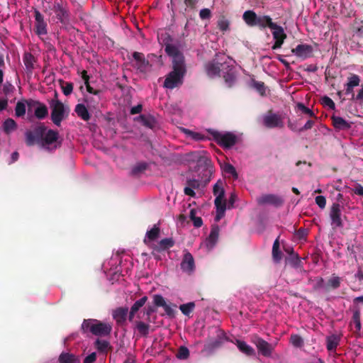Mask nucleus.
Masks as SVG:
<instances>
[{
  "instance_id": "obj_36",
  "label": "nucleus",
  "mask_w": 363,
  "mask_h": 363,
  "mask_svg": "<svg viewBox=\"0 0 363 363\" xmlns=\"http://www.w3.org/2000/svg\"><path fill=\"white\" fill-rule=\"evenodd\" d=\"M221 169L225 174H228V176H231L234 179H237L238 178L237 171L234 166L231 164L223 163L221 165Z\"/></svg>"
},
{
  "instance_id": "obj_46",
  "label": "nucleus",
  "mask_w": 363,
  "mask_h": 363,
  "mask_svg": "<svg viewBox=\"0 0 363 363\" xmlns=\"http://www.w3.org/2000/svg\"><path fill=\"white\" fill-rule=\"evenodd\" d=\"M213 332L216 333L217 337L216 338H212L210 340H229L228 337L226 336L223 330L218 329L217 328H212Z\"/></svg>"
},
{
  "instance_id": "obj_35",
  "label": "nucleus",
  "mask_w": 363,
  "mask_h": 363,
  "mask_svg": "<svg viewBox=\"0 0 363 363\" xmlns=\"http://www.w3.org/2000/svg\"><path fill=\"white\" fill-rule=\"evenodd\" d=\"M257 15L252 11H246L243 13V19L250 26H255Z\"/></svg>"
},
{
  "instance_id": "obj_26",
  "label": "nucleus",
  "mask_w": 363,
  "mask_h": 363,
  "mask_svg": "<svg viewBox=\"0 0 363 363\" xmlns=\"http://www.w3.org/2000/svg\"><path fill=\"white\" fill-rule=\"evenodd\" d=\"M59 363H80V359L72 353L63 352L58 359Z\"/></svg>"
},
{
  "instance_id": "obj_59",
  "label": "nucleus",
  "mask_w": 363,
  "mask_h": 363,
  "mask_svg": "<svg viewBox=\"0 0 363 363\" xmlns=\"http://www.w3.org/2000/svg\"><path fill=\"white\" fill-rule=\"evenodd\" d=\"M315 122L313 120H308L303 127L298 128V133H301L304 130H307L312 128Z\"/></svg>"
},
{
  "instance_id": "obj_37",
  "label": "nucleus",
  "mask_w": 363,
  "mask_h": 363,
  "mask_svg": "<svg viewBox=\"0 0 363 363\" xmlns=\"http://www.w3.org/2000/svg\"><path fill=\"white\" fill-rule=\"evenodd\" d=\"M273 22L272 21V18L268 16H257V18L256 21V25L255 26H259L260 28H266V27H271V24H272Z\"/></svg>"
},
{
  "instance_id": "obj_32",
  "label": "nucleus",
  "mask_w": 363,
  "mask_h": 363,
  "mask_svg": "<svg viewBox=\"0 0 363 363\" xmlns=\"http://www.w3.org/2000/svg\"><path fill=\"white\" fill-rule=\"evenodd\" d=\"M135 119L140 121V122L145 127L149 128H153L155 125V119L153 116L148 115H140Z\"/></svg>"
},
{
  "instance_id": "obj_17",
  "label": "nucleus",
  "mask_w": 363,
  "mask_h": 363,
  "mask_svg": "<svg viewBox=\"0 0 363 363\" xmlns=\"http://www.w3.org/2000/svg\"><path fill=\"white\" fill-rule=\"evenodd\" d=\"M45 130L44 125H40L36 128L34 132L27 131L26 133V143L28 145H31L34 143L35 140H40V138L43 136V133Z\"/></svg>"
},
{
  "instance_id": "obj_34",
  "label": "nucleus",
  "mask_w": 363,
  "mask_h": 363,
  "mask_svg": "<svg viewBox=\"0 0 363 363\" xmlns=\"http://www.w3.org/2000/svg\"><path fill=\"white\" fill-rule=\"evenodd\" d=\"M333 123L334 126L337 129H349L351 127L348 121L340 116H333Z\"/></svg>"
},
{
  "instance_id": "obj_16",
  "label": "nucleus",
  "mask_w": 363,
  "mask_h": 363,
  "mask_svg": "<svg viewBox=\"0 0 363 363\" xmlns=\"http://www.w3.org/2000/svg\"><path fill=\"white\" fill-rule=\"evenodd\" d=\"M180 266L184 272L191 274L194 272L195 268L194 259L190 252H186L184 255Z\"/></svg>"
},
{
  "instance_id": "obj_11",
  "label": "nucleus",
  "mask_w": 363,
  "mask_h": 363,
  "mask_svg": "<svg viewBox=\"0 0 363 363\" xmlns=\"http://www.w3.org/2000/svg\"><path fill=\"white\" fill-rule=\"evenodd\" d=\"M342 206L338 203H334L330 207V218L331 220V225L333 228L342 227V221L341 219Z\"/></svg>"
},
{
  "instance_id": "obj_51",
  "label": "nucleus",
  "mask_w": 363,
  "mask_h": 363,
  "mask_svg": "<svg viewBox=\"0 0 363 363\" xmlns=\"http://www.w3.org/2000/svg\"><path fill=\"white\" fill-rule=\"evenodd\" d=\"M297 108L299 111H301L302 113L308 115L309 116L312 117L314 116L313 111L310 109L309 108L306 107L303 104L298 103L297 104Z\"/></svg>"
},
{
  "instance_id": "obj_2",
  "label": "nucleus",
  "mask_w": 363,
  "mask_h": 363,
  "mask_svg": "<svg viewBox=\"0 0 363 363\" xmlns=\"http://www.w3.org/2000/svg\"><path fill=\"white\" fill-rule=\"evenodd\" d=\"M235 64V61L233 59L220 53L206 64L205 69L207 75L211 78L218 77L222 73L226 84L230 86L236 79Z\"/></svg>"
},
{
  "instance_id": "obj_25",
  "label": "nucleus",
  "mask_w": 363,
  "mask_h": 363,
  "mask_svg": "<svg viewBox=\"0 0 363 363\" xmlns=\"http://www.w3.org/2000/svg\"><path fill=\"white\" fill-rule=\"evenodd\" d=\"M23 61L27 72L32 73L36 62L35 57L30 52H26L23 57Z\"/></svg>"
},
{
  "instance_id": "obj_19",
  "label": "nucleus",
  "mask_w": 363,
  "mask_h": 363,
  "mask_svg": "<svg viewBox=\"0 0 363 363\" xmlns=\"http://www.w3.org/2000/svg\"><path fill=\"white\" fill-rule=\"evenodd\" d=\"M174 245V241L172 238H164L152 246V247L151 248L152 250V254L155 255V252H160L167 250L168 249L173 247Z\"/></svg>"
},
{
  "instance_id": "obj_47",
  "label": "nucleus",
  "mask_w": 363,
  "mask_h": 363,
  "mask_svg": "<svg viewBox=\"0 0 363 363\" xmlns=\"http://www.w3.org/2000/svg\"><path fill=\"white\" fill-rule=\"evenodd\" d=\"M136 328L142 335H145L149 332V325L143 322H138L136 325Z\"/></svg>"
},
{
  "instance_id": "obj_5",
  "label": "nucleus",
  "mask_w": 363,
  "mask_h": 363,
  "mask_svg": "<svg viewBox=\"0 0 363 363\" xmlns=\"http://www.w3.org/2000/svg\"><path fill=\"white\" fill-rule=\"evenodd\" d=\"M213 136L215 141L224 148L229 149L238 142V137L235 134L230 132H218L216 131Z\"/></svg>"
},
{
  "instance_id": "obj_63",
  "label": "nucleus",
  "mask_w": 363,
  "mask_h": 363,
  "mask_svg": "<svg viewBox=\"0 0 363 363\" xmlns=\"http://www.w3.org/2000/svg\"><path fill=\"white\" fill-rule=\"evenodd\" d=\"M353 191L355 194L363 196V186L361 184H357L354 188Z\"/></svg>"
},
{
  "instance_id": "obj_3",
  "label": "nucleus",
  "mask_w": 363,
  "mask_h": 363,
  "mask_svg": "<svg viewBox=\"0 0 363 363\" xmlns=\"http://www.w3.org/2000/svg\"><path fill=\"white\" fill-rule=\"evenodd\" d=\"M84 333H91L94 336L103 337L108 335L112 330V325L106 322H101L96 319H84L81 325Z\"/></svg>"
},
{
  "instance_id": "obj_10",
  "label": "nucleus",
  "mask_w": 363,
  "mask_h": 363,
  "mask_svg": "<svg viewBox=\"0 0 363 363\" xmlns=\"http://www.w3.org/2000/svg\"><path fill=\"white\" fill-rule=\"evenodd\" d=\"M264 125L269 128H282L284 122L282 118L276 113L269 112L262 116Z\"/></svg>"
},
{
  "instance_id": "obj_4",
  "label": "nucleus",
  "mask_w": 363,
  "mask_h": 363,
  "mask_svg": "<svg viewBox=\"0 0 363 363\" xmlns=\"http://www.w3.org/2000/svg\"><path fill=\"white\" fill-rule=\"evenodd\" d=\"M50 107L51 108V120L52 123L57 126H60L62 121L69 114V108L57 99V93H55V98L50 100Z\"/></svg>"
},
{
  "instance_id": "obj_45",
  "label": "nucleus",
  "mask_w": 363,
  "mask_h": 363,
  "mask_svg": "<svg viewBox=\"0 0 363 363\" xmlns=\"http://www.w3.org/2000/svg\"><path fill=\"white\" fill-rule=\"evenodd\" d=\"M189 355V349L185 346H181L177 353V357L179 359H186Z\"/></svg>"
},
{
  "instance_id": "obj_7",
  "label": "nucleus",
  "mask_w": 363,
  "mask_h": 363,
  "mask_svg": "<svg viewBox=\"0 0 363 363\" xmlns=\"http://www.w3.org/2000/svg\"><path fill=\"white\" fill-rule=\"evenodd\" d=\"M219 232L220 228L218 225H212L209 235L201 244V247L206 252L211 251L217 244Z\"/></svg>"
},
{
  "instance_id": "obj_41",
  "label": "nucleus",
  "mask_w": 363,
  "mask_h": 363,
  "mask_svg": "<svg viewBox=\"0 0 363 363\" xmlns=\"http://www.w3.org/2000/svg\"><path fill=\"white\" fill-rule=\"evenodd\" d=\"M272 255L274 260L276 262H279L281 259V252L279 250V243L277 239L274 242L273 244Z\"/></svg>"
},
{
  "instance_id": "obj_24",
  "label": "nucleus",
  "mask_w": 363,
  "mask_h": 363,
  "mask_svg": "<svg viewBox=\"0 0 363 363\" xmlns=\"http://www.w3.org/2000/svg\"><path fill=\"white\" fill-rule=\"evenodd\" d=\"M128 315V308L120 307L113 311V319L118 324H122L126 320Z\"/></svg>"
},
{
  "instance_id": "obj_52",
  "label": "nucleus",
  "mask_w": 363,
  "mask_h": 363,
  "mask_svg": "<svg viewBox=\"0 0 363 363\" xmlns=\"http://www.w3.org/2000/svg\"><path fill=\"white\" fill-rule=\"evenodd\" d=\"M190 218L191 220L193 221V224L196 228H199L203 224V220L201 218L195 216L194 213V211L191 210L190 213Z\"/></svg>"
},
{
  "instance_id": "obj_27",
  "label": "nucleus",
  "mask_w": 363,
  "mask_h": 363,
  "mask_svg": "<svg viewBox=\"0 0 363 363\" xmlns=\"http://www.w3.org/2000/svg\"><path fill=\"white\" fill-rule=\"evenodd\" d=\"M269 28L272 30V35L275 40H279L280 39L284 40L286 38L284 28L281 26L273 23Z\"/></svg>"
},
{
  "instance_id": "obj_14",
  "label": "nucleus",
  "mask_w": 363,
  "mask_h": 363,
  "mask_svg": "<svg viewBox=\"0 0 363 363\" xmlns=\"http://www.w3.org/2000/svg\"><path fill=\"white\" fill-rule=\"evenodd\" d=\"M291 52L297 57L305 60L312 56L313 48L308 44H299Z\"/></svg>"
},
{
  "instance_id": "obj_57",
  "label": "nucleus",
  "mask_w": 363,
  "mask_h": 363,
  "mask_svg": "<svg viewBox=\"0 0 363 363\" xmlns=\"http://www.w3.org/2000/svg\"><path fill=\"white\" fill-rule=\"evenodd\" d=\"M253 86L262 95L264 94L265 89H264V84L263 82H254Z\"/></svg>"
},
{
  "instance_id": "obj_39",
  "label": "nucleus",
  "mask_w": 363,
  "mask_h": 363,
  "mask_svg": "<svg viewBox=\"0 0 363 363\" xmlns=\"http://www.w3.org/2000/svg\"><path fill=\"white\" fill-rule=\"evenodd\" d=\"M182 130L187 137L193 139L194 140L201 141L206 139V136L200 133L194 132L184 128L182 129Z\"/></svg>"
},
{
  "instance_id": "obj_38",
  "label": "nucleus",
  "mask_w": 363,
  "mask_h": 363,
  "mask_svg": "<svg viewBox=\"0 0 363 363\" xmlns=\"http://www.w3.org/2000/svg\"><path fill=\"white\" fill-rule=\"evenodd\" d=\"M2 128L6 134H9L16 129L17 124L13 119L7 118L3 123Z\"/></svg>"
},
{
  "instance_id": "obj_30",
  "label": "nucleus",
  "mask_w": 363,
  "mask_h": 363,
  "mask_svg": "<svg viewBox=\"0 0 363 363\" xmlns=\"http://www.w3.org/2000/svg\"><path fill=\"white\" fill-rule=\"evenodd\" d=\"M257 347L260 354L264 356H269L273 350L272 345L269 344V342H257Z\"/></svg>"
},
{
  "instance_id": "obj_28",
  "label": "nucleus",
  "mask_w": 363,
  "mask_h": 363,
  "mask_svg": "<svg viewBox=\"0 0 363 363\" xmlns=\"http://www.w3.org/2000/svg\"><path fill=\"white\" fill-rule=\"evenodd\" d=\"M147 300V296H143L139 300L136 301L130 308L129 313V320H132L134 318L135 314L146 303Z\"/></svg>"
},
{
  "instance_id": "obj_8",
  "label": "nucleus",
  "mask_w": 363,
  "mask_h": 363,
  "mask_svg": "<svg viewBox=\"0 0 363 363\" xmlns=\"http://www.w3.org/2000/svg\"><path fill=\"white\" fill-rule=\"evenodd\" d=\"M52 10L57 20L62 24H66L69 21V13L66 3L62 1H55L53 4Z\"/></svg>"
},
{
  "instance_id": "obj_55",
  "label": "nucleus",
  "mask_w": 363,
  "mask_h": 363,
  "mask_svg": "<svg viewBox=\"0 0 363 363\" xmlns=\"http://www.w3.org/2000/svg\"><path fill=\"white\" fill-rule=\"evenodd\" d=\"M315 203L318 206L319 208L323 209L326 205V199L323 196H317L315 199Z\"/></svg>"
},
{
  "instance_id": "obj_21",
  "label": "nucleus",
  "mask_w": 363,
  "mask_h": 363,
  "mask_svg": "<svg viewBox=\"0 0 363 363\" xmlns=\"http://www.w3.org/2000/svg\"><path fill=\"white\" fill-rule=\"evenodd\" d=\"M360 79L359 77L357 74H352L350 77H348L347 82L345 84V94L346 95H352V99L354 98V95L353 94V89L355 86H357L359 84Z\"/></svg>"
},
{
  "instance_id": "obj_31",
  "label": "nucleus",
  "mask_w": 363,
  "mask_h": 363,
  "mask_svg": "<svg viewBox=\"0 0 363 363\" xmlns=\"http://www.w3.org/2000/svg\"><path fill=\"white\" fill-rule=\"evenodd\" d=\"M222 342H207L203 345L202 353L204 355H209L214 352L217 349L221 346Z\"/></svg>"
},
{
  "instance_id": "obj_15",
  "label": "nucleus",
  "mask_w": 363,
  "mask_h": 363,
  "mask_svg": "<svg viewBox=\"0 0 363 363\" xmlns=\"http://www.w3.org/2000/svg\"><path fill=\"white\" fill-rule=\"evenodd\" d=\"M257 203L261 205L271 204L275 206H279L283 203V199L274 194H264L257 199Z\"/></svg>"
},
{
  "instance_id": "obj_12",
  "label": "nucleus",
  "mask_w": 363,
  "mask_h": 363,
  "mask_svg": "<svg viewBox=\"0 0 363 363\" xmlns=\"http://www.w3.org/2000/svg\"><path fill=\"white\" fill-rule=\"evenodd\" d=\"M35 17V32L38 36L45 35L48 33L47 23L44 20L43 16L38 10L34 11Z\"/></svg>"
},
{
  "instance_id": "obj_54",
  "label": "nucleus",
  "mask_w": 363,
  "mask_h": 363,
  "mask_svg": "<svg viewBox=\"0 0 363 363\" xmlns=\"http://www.w3.org/2000/svg\"><path fill=\"white\" fill-rule=\"evenodd\" d=\"M211 16V12L209 9H202L199 11V17L202 20L209 19Z\"/></svg>"
},
{
  "instance_id": "obj_56",
  "label": "nucleus",
  "mask_w": 363,
  "mask_h": 363,
  "mask_svg": "<svg viewBox=\"0 0 363 363\" xmlns=\"http://www.w3.org/2000/svg\"><path fill=\"white\" fill-rule=\"evenodd\" d=\"M328 284L333 289H337L340 286V279L338 277H333L329 279Z\"/></svg>"
},
{
  "instance_id": "obj_62",
  "label": "nucleus",
  "mask_w": 363,
  "mask_h": 363,
  "mask_svg": "<svg viewBox=\"0 0 363 363\" xmlns=\"http://www.w3.org/2000/svg\"><path fill=\"white\" fill-rule=\"evenodd\" d=\"M156 306L155 305H148L147 307L145 308V313L150 316L151 314L155 313L156 311Z\"/></svg>"
},
{
  "instance_id": "obj_58",
  "label": "nucleus",
  "mask_w": 363,
  "mask_h": 363,
  "mask_svg": "<svg viewBox=\"0 0 363 363\" xmlns=\"http://www.w3.org/2000/svg\"><path fill=\"white\" fill-rule=\"evenodd\" d=\"M162 308H164L167 315L169 317L174 316L175 311L170 305L166 303Z\"/></svg>"
},
{
  "instance_id": "obj_23",
  "label": "nucleus",
  "mask_w": 363,
  "mask_h": 363,
  "mask_svg": "<svg viewBox=\"0 0 363 363\" xmlns=\"http://www.w3.org/2000/svg\"><path fill=\"white\" fill-rule=\"evenodd\" d=\"M206 176L201 179H191L187 180V185L194 188L199 189L201 185L205 184L209 181L210 170L208 169H205Z\"/></svg>"
},
{
  "instance_id": "obj_20",
  "label": "nucleus",
  "mask_w": 363,
  "mask_h": 363,
  "mask_svg": "<svg viewBox=\"0 0 363 363\" xmlns=\"http://www.w3.org/2000/svg\"><path fill=\"white\" fill-rule=\"evenodd\" d=\"M213 195L216 196L214 203L217 205V203H225L224 199L225 196V190L223 186V183L221 181H218L213 186Z\"/></svg>"
},
{
  "instance_id": "obj_33",
  "label": "nucleus",
  "mask_w": 363,
  "mask_h": 363,
  "mask_svg": "<svg viewBox=\"0 0 363 363\" xmlns=\"http://www.w3.org/2000/svg\"><path fill=\"white\" fill-rule=\"evenodd\" d=\"M236 345L239 350L247 356L255 355V350L247 344V342H236Z\"/></svg>"
},
{
  "instance_id": "obj_53",
  "label": "nucleus",
  "mask_w": 363,
  "mask_h": 363,
  "mask_svg": "<svg viewBox=\"0 0 363 363\" xmlns=\"http://www.w3.org/2000/svg\"><path fill=\"white\" fill-rule=\"evenodd\" d=\"M95 347L101 352H106L109 347L110 342H94Z\"/></svg>"
},
{
  "instance_id": "obj_29",
  "label": "nucleus",
  "mask_w": 363,
  "mask_h": 363,
  "mask_svg": "<svg viewBox=\"0 0 363 363\" xmlns=\"http://www.w3.org/2000/svg\"><path fill=\"white\" fill-rule=\"evenodd\" d=\"M74 111L77 115L82 118V120L87 121L90 119V113L88 111V109L83 104H78L74 108Z\"/></svg>"
},
{
  "instance_id": "obj_1",
  "label": "nucleus",
  "mask_w": 363,
  "mask_h": 363,
  "mask_svg": "<svg viewBox=\"0 0 363 363\" xmlns=\"http://www.w3.org/2000/svg\"><path fill=\"white\" fill-rule=\"evenodd\" d=\"M164 50L167 55L172 57L173 69L167 75L164 86L172 89L183 83V79L186 71L184 57L177 45L167 43Z\"/></svg>"
},
{
  "instance_id": "obj_61",
  "label": "nucleus",
  "mask_w": 363,
  "mask_h": 363,
  "mask_svg": "<svg viewBox=\"0 0 363 363\" xmlns=\"http://www.w3.org/2000/svg\"><path fill=\"white\" fill-rule=\"evenodd\" d=\"M96 358V352H92L85 357V359H84V363H93L95 362Z\"/></svg>"
},
{
  "instance_id": "obj_49",
  "label": "nucleus",
  "mask_w": 363,
  "mask_h": 363,
  "mask_svg": "<svg viewBox=\"0 0 363 363\" xmlns=\"http://www.w3.org/2000/svg\"><path fill=\"white\" fill-rule=\"evenodd\" d=\"M218 27L220 30L225 31L229 28V21L224 17H222L218 21Z\"/></svg>"
},
{
  "instance_id": "obj_64",
  "label": "nucleus",
  "mask_w": 363,
  "mask_h": 363,
  "mask_svg": "<svg viewBox=\"0 0 363 363\" xmlns=\"http://www.w3.org/2000/svg\"><path fill=\"white\" fill-rule=\"evenodd\" d=\"M354 99L360 103L363 102V86L359 89L358 94Z\"/></svg>"
},
{
  "instance_id": "obj_44",
  "label": "nucleus",
  "mask_w": 363,
  "mask_h": 363,
  "mask_svg": "<svg viewBox=\"0 0 363 363\" xmlns=\"http://www.w3.org/2000/svg\"><path fill=\"white\" fill-rule=\"evenodd\" d=\"M352 323L357 330L361 329L360 311L359 310H356L353 312Z\"/></svg>"
},
{
  "instance_id": "obj_50",
  "label": "nucleus",
  "mask_w": 363,
  "mask_h": 363,
  "mask_svg": "<svg viewBox=\"0 0 363 363\" xmlns=\"http://www.w3.org/2000/svg\"><path fill=\"white\" fill-rule=\"evenodd\" d=\"M62 92L65 96H69L73 91V84L71 82H65L61 86Z\"/></svg>"
},
{
  "instance_id": "obj_48",
  "label": "nucleus",
  "mask_w": 363,
  "mask_h": 363,
  "mask_svg": "<svg viewBox=\"0 0 363 363\" xmlns=\"http://www.w3.org/2000/svg\"><path fill=\"white\" fill-rule=\"evenodd\" d=\"M153 303L155 306L163 307L166 304V301L162 296L155 294L153 296Z\"/></svg>"
},
{
  "instance_id": "obj_22",
  "label": "nucleus",
  "mask_w": 363,
  "mask_h": 363,
  "mask_svg": "<svg viewBox=\"0 0 363 363\" xmlns=\"http://www.w3.org/2000/svg\"><path fill=\"white\" fill-rule=\"evenodd\" d=\"M33 104L36 106L35 108V116L38 119H43L48 115V110L46 106L38 101L28 102V104L30 106Z\"/></svg>"
},
{
  "instance_id": "obj_43",
  "label": "nucleus",
  "mask_w": 363,
  "mask_h": 363,
  "mask_svg": "<svg viewBox=\"0 0 363 363\" xmlns=\"http://www.w3.org/2000/svg\"><path fill=\"white\" fill-rule=\"evenodd\" d=\"M26 108L24 102L18 101L15 108V114L17 117L23 116L26 113Z\"/></svg>"
},
{
  "instance_id": "obj_60",
  "label": "nucleus",
  "mask_w": 363,
  "mask_h": 363,
  "mask_svg": "<svg viewBox=\"0 0 363 363\" xmlns=\"http://www.w3.org/2000/svg\"><path fill=\"white\" fill-rule=\"evenodd\" d=\"M323 103L328 106L331 109H334L335 108V103L333 102V101L329 98L328 96H324L323 98Z\"/></svg>"
},
{
  "instance_id": "obj_13",
  "label": "nucleus",
  "mask_w": 363,
  "mask_h": 363,
  "mask_svg": "<svg viewBox=\"0 0 363 363\" xmlns=\"http://www.w3.org/2000/svg\"><path fill=\"white\" fill-rule=\"evenodd\" d=\"M160 235V228L159 223L155 224L152 228L147 230L143 242L147 247L152 248L155 244V242L159 238Z\"/></svg>"
},
{
  "instance_id": "obj_18",
  "label": "nucleus",
  "mask_w": 363,
  "mask_h": 363,
  "mask_svg": "<svg viewBox=\"0 0 363 363\" xmlns=\"http://www.w3.org/2000/svg\"><path fill=\"white\" fill-rule=\"evenodd\" d=\"M133 57L135 61V67L141 72H145L150 67V63L145 60L144 55L141 52H135Z\"/></svg>"
},
{
  "instance_id": "obj_42",
  "label": "nucleus",
  "mask_w": 363,
  "mask_h": 363,
  "mask_svg": "<svg viewBox=\"0 0 363 363\" xmlns=\"http://www.w3.org/2000/svg\"><path fill=\"white\" fill-rule=\"evenodd\" d=\"M194 308L195 303L194 302H189L187 303L182 304L179 306L180 311L185 315H189V314L194 311Z\"/></svg>"
},
{
  "instance_id": "obj_6",
  "label": "nucleus",
  "mask_w": 363,
  "mask_h": 363,
  "mask_svg": "<svg viewBox=\"0 0 363 363\" xmlns=\"http://www.w3.org/2000/svg\"><path fill=\"white\" fill-rule=\"evenodd\" d=\"M58 138V133L52 130L45 128L43 136L40 138L42 147L48 150H52L57 147V140Z\"/></svg>"
},
{
  "instance_id": "obj_40",
  "label": "nucleus",
  "mask_w": 363,
  "mask_h": 363,
  "mask_svg": "<svg viewBox=\"0 0 363 363\" xmlns=\"http://www.w3.org/2000/svg\"><path fill=\"white\" fill-rule=\"evenodd\" d=\"M216 208V215L215 217V221H219L225 215L226 210L225 203H220L215 205Z\"/></svg>"
},
{
  "instance_id": "obj_9",
  "label": "nucleus",
  "mask_w": 363,
  "mask_h": 363,
  "mask_svg": "<svg viewBox=\"0 0 363 363\" xmlns=\"http://www.w3.org/2000/svg\"><path fill=\"white\" fill-rule=\"evenodd\" d=\"M118 261L111 258L109 261L105 262L102 265V269L106 274L107 277H110V280L118 279L120 276V268L117 265Z\"/></svg>"
}]
</instances>
